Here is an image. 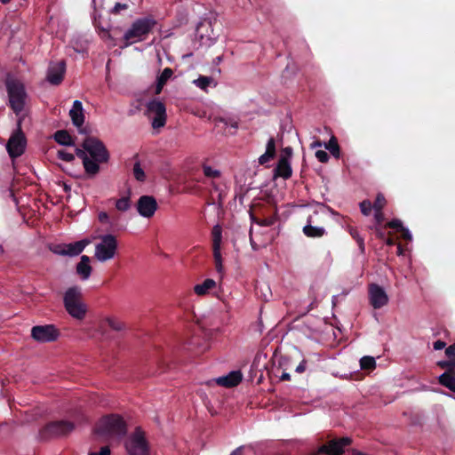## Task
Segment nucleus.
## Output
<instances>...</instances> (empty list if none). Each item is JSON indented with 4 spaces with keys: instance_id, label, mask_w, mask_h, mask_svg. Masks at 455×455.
<instances>
[{
    "instance_id": "f257e3e1",
    "label": "nucleus",
    "mask_w": 455,
    "mask_h": 455,
    "mask_svg": "<svg viewBox=\"0 0 455 455\" xmlns=\"http://www.w3.org/2000/svg\"><path fill=\"white\" fill-rule=\"evenodd\" d=\"M95 433L100 435L124 437L127 433V426L124 419L116 414H111L100 419Z\"/></svg>"
},
{
    "instance_id": "f03ea898",
    "label": "nucleus",
    "mask_w": 455,
    "mask_h": 455,
    "mask_svg": "<svg viewBox=\"0 0 455 455\" xmlns=\"http://www.w3.org/2000/svg\"><path fill=\"white\" fill-rule=\"evenodd\" d=\"M5 86L10 107L18 116L23 111L27 99L24 84L20 80L8 75L5 79Z\"/></svg>"
},
{
    "instance_id": "7ed1b4c3",
    "label": "nucleus",
    "mask_w": 455,
    "mask_h": 455,
    "mask_svg": "<svg viewBox=\"0 0 455 455\" xmlns=\"http://www.w3.org/2000/svg\"><path fill=\"white\" fill-rule=\"evenodd\" d=\"M82 297V291L78 286L68 288L63 297L65 309L73 318L77 320H83L87 312V307Z\"/></svg>"
},
{
    "instance_id": "20e7f679",
    "label": "nucleus",
    "mask_w": 455,
    "mask_h": 455,
    "mask_svg": "<svg viewBox=\"0 0 455 455\" xmlns=\"http://www.w3.org/2000/svg\"><path fill=\"white\" fill-rule=\"evenodd\" d=\"M156 25V20L150 17L136 20L124 35V47H127L136 42L142 41L145 36L151 32Z\"/></svg>"
},
{
    "instance_id": "39448f33",
    "label": "nucleus",
    "mask_w": 455,
    "mask_h": 455,
    "mask_svg": "<svg viewBox=\"0 0 455 455\" xmlns=\"http://www.w3.org/2000/svg\"><path fill=\"white\" fill-rule=\"evenodd\" d=\"M75 429L74 423L67 420L52 421L46 424L38 432V440L46 442L51 439L66 436Z\"/></svg>"
},
{
    "instance_id": "423d86ee",
    "label": "nucleus",
    "mask_w": 455,
    "mask_h": 455,
    "mask_svg": "<svg viewBox=\"0 0 455 455\" xmlns=\"http://www.w3.org/2000/svg\"><path fill=\"white\" fill-rule=\"evenodd\" d=\"M100 242L95 246L94 257L100 262L113 259L117 251V240L113 235H105L100 237Z\"/></svg>"
},
{
    "instance_id": "0eeeda50",
    "label": "nucleus",
    "mask_w": 455,
    "mask_h": 455,
    "mask_svg": "<svg viewBox=\"0 0 455 455\" xmlns=\"http://www.w3.org/2000/svg\"><path fill=\"white\" fill-rule=\"evenodd\" d=\"M125 449L129 455H148V443L145 433L140 427H136L135 431L129 436L125 442Z\"/></svg>"
},
{
    "instance_id": "6e6552de",
    "label": "nucleus",
    "mask_w": 455,
    "mask_h": 455,
    "mask_svg": "<svg viewBox=\"0 0 455 455\" xmlns=\"http://www.w3.org/2000/svg\"><path fill=\"white\" fill-rule=\"evenodd\" d=\"M22 118L20 117L17 122V130L12 134L6 144V149L11 158L20 156L26 148L27 140L21 130Z\"/></svg>"
},
{
    "instance_id": "1a4fd4ad",
    "label": "nucleus",
    "mask_w": 455,
    "mask_h": 455,
    "mask_svg": "<svg viewBox=\"0 0 455 455\" xmlns=\"http://www.w3.org/2000/svg\"><path fill=\"white\" fill-rule=\"evenodd\" d=\"M83 148L99 163H107L109 154L104 144L95 137H87L82 143Z\"/></svg>"
},
{
    "instance_id": "9d476101",
    "label": "nucleus",
    "mask_w": 455,
    "mask_h": 455,
    "mask_svg": "<svg viewBox=\"0 0 455 455\" xmlns=\"http://www.w3.org/2000/svg\"><path fill=\"white\" fill-rule=\"evenodd\" d=\"M147 115L151 119L154 129H159L166 124V108L163 102L151 100L147 104Z\"/></svg>"
},
{
    "instance_id": "9b49d317",
    "label": "nucleus",
    "mask_w": 455,
    "mask_h": 455,
    "mask_svg": "<svg viewBox=\"0 0 455 455\" xmlns=\"http://www.w3.org/2000/svg\"><path fill=\"white\" fill-rule=\"evenodd\" d=\"M91 243L88 239H83L71 243H58L49 246L51 251L60 256L76 257Z\"/></svg>"
},
{
    "instance_id": "f8f14e48",
    "label": "nucleus",
    "mask_w": 455,
    "mask_h": 455,
    "mask_svg": "<svg viewBox=\"0 0 455 455\" xmlns=\"http://www.w3.org/2000/svg\"><path fill=\"white\" fill-rule=\"evenodd\" d=\"M60 336L59 330L53 324L36 325L31 330V337L37 342L55 341Z\"/></svg>"
},
{
    "instance_id": "ddd939ff",
    "label": "nucleus",
    "mask_w": 455,
    "mask_h": 455,
    "mask_svg": "<svg viewBox=\"0 0 455 455\" xmlns=\"http://www.w3.org/2000/svg\"><path fill=\"white\" fill-rule=\"evenodd\" d=\"M370 304L375 309L381 308L388 302L385 290L377 283H371L368 288Z\"/></svg>"
},
{
    "instance_id": "4468645a",
    "label": "nucleus",
    "mask_w": 455,
    "mask_h": 455,
    "mask_svg": "<svg viewBox=\"0 0 455 455\" xmlns=\"http://www.w3.org/2000/svg\"><path fill=\"white\" fill-rule=\"evenodd\" d=\"M65 72L66 62L64 60L50 62L46 75V81L52 85H59L64 79Z\"/></svg>"
},
{
    "instance_id": "2eb2a0df",
    "label": "nucleus",
    "mask_w": 455,
    "mask_h": 455,
    "mask_svg": "<svg viewBox=\"0 0 455 455\" xmlns=\"http://www.w3.org/2000/svg\"><path fill=\"white\" fill-rule=\"evenodd\" d=\"M307 455H341V438L329 440Z\"/></svg>"
},
{
    "instance_id": "dca6fc26",
    "label": "nucleus",
    "mask_w": 455,
    "mask_h": 455,
    "mask_svg": "<svg viewBox=\"0 0 455 455\" xmlns=\"http://www.w3.org/2000/svg\"><path fill=\"white\" fill-rule=\"evenodd\" d=\"M137 211L142 217L151 218L157 210L158 204L152 196H142L137 202Z\"/></svg>"
},
{
    "instance_id": "f3484780",
    "label": "nucleus",
    "mask_w": 455,
    "mask_h": 455,
    "mask_svg": "<svg viewBox=\"0 0 455 455\" xmlns=\"http://www.w3.org/2000/svg\"><path fill=\"white\" fill-rule=\"evenodd\" d=\"M69 116L72 120L73 124L78 128L81 133H86L87 131L85 128H83L82 125L84 122V115L82 102L79 100H75L73 103V107L69 111Z\"/></svg>"
},
{
    "instance_id": "a211bd4d",
    "label": "nucleus",
    "mask_w": 455,
    "mask_h": 455,
    "mask_svg": "<svg viewBox=\"0 0 455 455\" xmlns=\"http://www.w3.org/2000/svg\"><path fill=\"white\" fill-rule=\"evenodd\" d=\"M243 379V374L240 371H234L229 372L226 376L219 377L215 379V382L225 387H236Z\"/></svg>"
},
{
    "instance_id": "6ab92c4d",
    "label": "nucleus",
    "mask_w": 455,
    "mask_h": 455,
    "mask_svg": "<svg viewBox=\"0 0 455 455\" xmlns=\"http://www.w3.org/2000/svg\"><path fill=\"white\" fill-rule=\"evenodd\" d=\"M327 209L323 204L317 205L310 210L307 215V224L314 226H321L323 219L326 215Z\"/></svg>"
},
{
    "instance_id": "aec40b11",
    "label": "nucleus",
    "mask_w": 455,
    "mask_h": 455,
    "mask_svg": "<svg viewBox=\"0 0 455 455\" xmlns=\"http://www.w3.org/2000/svg\"><path fill=\"white\" fill-rule=\"evenodd\" d=\"M292 174V170L289 161L286 158H279L274 170V177H282L284 180L289 179Z\"/></svg>"
},
{
    "instance_id": "412c9836",
    "label": "nucleus",
    "mask_w": 455,
    "mask_h": 455,
    "mask_svg": "<svg viewBox=\"0 0 455 455\" xmlns=\"http://www.w3.org/2000/svg\"><path fill=\"white\" fill-rule=\"evenodd\" d=\"M76 273L81 276L83 280H86L90 277L92 268L90 265V258L86 255L81 257L80 262L76 265Z\"/></svg>"
},
{
    "instance_id": "4be33fe9",
    "label": "nucleus",
    "mask_w": 455,
    "mask_h": 455,
    "mask_svg": "<svg viewBox=\"0 0 455 455\" xmlns=\"http://www.w3.org/2000/svg\"><path fill=\"white\" fill-rule=\"evenodd\" d=\"M211 21L204 20L198 24L196 28V36L199 37L201 41L212 40V30H211Z\"/></svg>"
},
{
    "instance_id": "5701e85b",
    "label": "nucleus",
    "mask_w": 455,
    "mask_h": 455,
    "mask_svg": "<svg viewBox=\"0 0 455 455\" xmlns=\"http://www.w3.org/2000/svg\"><path fill=\"white\" fill-rule=\"evenodd\" d=\"M216 282L213 279H205L203 283L196 284L194 291L198 296H204L209 293L210 290L215 288Z\"/></svg>"
},
{
    "instance_id": "b1692460",
    "label": "nucleus",
    "mask_w": 455,
    "mask_h": 455,
    "mask_svg": "<svg viewBox=\"0 0 455 455\" xmlns=\"http://www.w3.org/2000/svg\"><path fill=\"white\" fill-rule=\"evenodd\" d=\"M439 383L455 393V373L443 372L438 378Z\"/></svg>"
},
{
    "instance_id": "393cba45",
    "label": "nucleus",
    "mask_w": 455,
    "mask_h": 455,
    "mask_svg": "<svg viewBox=\"0 0 455 455\" xmlns=\"http://www.w3.org/2000/svg\"><path fill=\"white\" fill-rule=\"evenodd\" d=\"M54 140L57 143L63 146H72L74 141L72 137L66 130H59L54 133Z\"/></svg>"
},
{
    "instance_id": "a878e982",
    "label": "nucleus",
    "mask_w": 455,
    "mask_h": 455,
    "mask_svg": "<svg viewBox=\"0 0 455 455\" xmlns=\"http://www.w3.org/2000/svg\"><path fill=\"white\" fill-rule=\"evenodd\" d=\"M303 232L308 237H321L324 234V228L322 226L307 224L303 228Z\"/></svg>"
},
{
    "instance_id": "bb28decb",
    "label": "nucleus",
    "mask_w": 455,
    "mask_h": 455,
    "mask_svg": "<svg viewBox=\"0 0 455 455\" xmlns=\"http://www.w3.org/2000/svg\"><path fill=\"white\" fill-rule=\"evenodd\" d=\"M106 323L115 331H124L126 330L125 323L118 320L113 316H108L105 318Z\"/></svg>"
},
{
    "instance_id": "cd10ccee",
    "label": "nucleus",
    "mask_w": 455,
    "mask_h": 455,
    "mask_svg": "<svg viewBox=\"0 0 455 455\" xmlns=\"http://www.w3.org/2000/svg\"><path fill=\"white\" fill-rule=\"evenodd\" d=\"M347 231L350 235L356 241L360 252L363 254L365 251L364 239L359 235L357 228L351 226L347 227Z\"/></svg>"
},
{
    "instance_id": "c85d7f7f",
    "label": "nucleus",
    "mask_w": 455,
    "mask_h": 455,
    "mask_svg": "<svg viewBox=\"0 0 455 455\" xmlns=\"http://www.w3.org/2000/svg\"><path fill=\"white\" fill-rule=\"evenodd\" d=\"M212 250L216 270L218 273L222 274L224 271V267L220 253V245H212Z\"/></svg>"
},
{
    "instance_id": "c756f323",
    "label": "nucleus",
    "mask_w": 455,
    "mask_h": 455,
    "mask_svg": "<svg viewBox=\"0 0 455 455\" xmlns=\"http://www.w3.org/2000/svg\"><path fill=\"white\" fill-rule=\"evenodd\" d=\"M83 164L86 173L90 175H95L100 171L99 162L92 158L89 157Z\"/></svg>"
},
{
    "instance_id": "7c9ffc66",
    "label": "nucleus",
    "mask_w": 455,
    "mask_h": 455,
    "mask_svg": "<svg viewBox=\"0 0 455 455\" xmlns=\"http://www.w3.org/2000/svg\"><path fill=\"white\" fill-rule=\"evenodd\" d=\"M134 159H136V162L133 165V170H132L134 178L138 181L144 182L146 180V174L140 166V161L138 160V155L134 156Z\"/></svg>"
},
{
    "instance_id": "2f4dec72",
    "label": "nucleus",
    "mask_w": 455,
    "mask_h": 455,
    "mask_svg": "<svg viewBox=\"0 0 455 455\" xmlns=\"http://www.w3.org/2000/svg\"><path fill=\"white\" fill-rule=\"evenodd\" d=\"M360 367L364 371H372L376 368V361L372 356H363L360 360Z\"/></svg>"
},
{
    "instance_id": "473e14b6",
    "label": "nucleus",
    "mask_w": 455,
    "mask_h": 455,
    "mask_svg": "<svg viewBox=\"0 0 455 455\" xmlns=\"http://www.w3.org/2000/svg\"><path fill=\"white\" fill-rule=\"evenodd\" d=\"M325 148L333 155L336 158L339 157V146L338 140L332 136L329 142L325 144Z\"/></svg>"
},
{
    "instance_id": "72a5a7b5",
    "label": "nucleus",
    "mask_w": 455,
    "mask_h": 455,
    "mask_svg": "<svg viewBox=\"0 0 455 455\" xmlns=\"http://www.w3.org/2000/svg\"><path fill=\"white\" fill-rule=\"evenodd\" d=\"M436 364L441 369H446L445 372L455 373V359L439 361Z\"/></svg>"
},
{
    "instance_id": "f704fd0d",
    "label": "nucleus",
    "mask_w": 455,
    "mask_h": 455,
    "mask_svg": "<svg viewBox=\"0 0 455 455\" xmlns=\"http://www.w3.org/2000/svg\"><path fill=\"white\" fill-rule=\"evenodd\" d=\"M130 206L131 204L129 196L122 197L116 202V208L120 212H126L129 210Z\"/></svg>"
},
{
    "instance_id": "c9c22d12",
    "label": "nucleus",
    "mask_w": 455,
    "mask_h": 455,
    "mask_svg": "<svg viewBox=\"0 0 455 455\" xmlns=\"http://www.w3.org/2000/svg\"><path fill=\"white\" fill-rule=\"evenodd\" d=\"M213 82V78L210 76H199L194 83L201 89L206 88Z\"/></svg>"
},
{
    "instance_id": "e433bc0d",
    "label": "nucleus",
    "mask_w": 455,
    "mask_h": 455,
    "mask_svg": "<svg viewBox=\"0 0 455 455\" xmlns=\"http://www.w3.org/2000/svg\"><path fill=\"white\" fill-rule=\"evenodd\" d=\"M221 238V228L216 225L212 228V245H220Z\"/></svg>"
},
{
    "instance_id": "4c0bfd02",
    "label": "nucleus",
    "mask_w": 455,
    "mask_h": 455,
    "mask_svg": "<svg viewBox=\"0 0 455 455\" xmlns=\"http://www.w3.org/2000/svg\"><path fill=\"white\" fill-rule=\"evenodd\" d=\"M173 75V71L170 68H165L162 74L157 77V81L163 84H165L166 82L172 77Z\"/></svg>"
},
{
    "instance_id": "58836bf2",
    "label": "nucleus",
    "mask_w": 455,
    "mask_h": 455,
    "mask_svg": "<svg viewBox=\"0 0 455 455\" xmlns=\"http://www.w3.org/2000/svg\"><path fill=\"white\" fill-rule=\"evenodd\" d=\"M372 205L374 210H383L386 205L385 196L381 193H379Z\"/></svg>"
},
{
    "instance_id": "ea45409f",
    "label": "nucleus",
    "mask_w": 455,
    "mask_h": 455,
    "mask_svg": "<svg viewBox=\"0 0 455 455\" xmlns=\"http://www.w3.org/2000/svg\"><path fill=\"white\" fill-rule=\"evenodd\" d=\"M372 208H373V205L370 200H363V202L360 203L361 212L365 216H368L371 214Z\"/></svg>"
},
{
    "instance_id": "a19ab883",
    "label": "nucleus",
    "mask_w": 455,
    "mask_h": 455,
    "mask_svg": "<svg viewBox=\"0 0 455 455\" xmlns=\"http://www.w3.org/2000/svg\"><path fill=\"white\" fill-rule=\"evenodd\" d=\"M203 171H204V174L208 178L220 177V172L218 170H213L211 166L204 165Z\"/></svg>"
},
{
    "instance_id": "79ce46f5",
    "label": "nucleus",
    "mask_w": 455,
    "mask_h": 455,
    "mask_svg": "<svg viewBox=\"0 0 455 455\" xmlns=\"http://www.w3.org/2000/svg\"><path fill=\"white\" fill-rule=\"evenodd\" d=\"M386 228H387L386 225L383 227L381 225H379V226L376 225L374 228H372L376 237H378L379 239H382V240H384L386 237Z\"/></svg>"
},
{
    "instance_id": "37998d69",
    "label": "nucleus",
    "mask_w": 455,
    "mask_h": 455,
    "mask_svg": "<svg viewBox=\"0 0 455 455\" xmlns=\"http://www.w3.org/2000/svg\"><path fill=\"white\" fill-rule=\"evenodd\" d=\"M386 227L389 228L396 229L399 232L403 228L402 221L400 220H397V219H394V220L388 221L386 224Z\"/></svg>"
},
{
    "instance_id": "c03bdc74",
    "label": "nucleus",
    "mask_w": 455,
    "mask_h": 455,
    "mask_svg": "<svg viewBox=\"0 0 455 455\" xmlns=\"http://www.w3.org/2000/svg\"><path fill=\"white\" fill-rule=\"evenodd\" d=\"M57 156L66 162H72L75 159V156L71 153H68L64 150H59L57 152Z\"/></svg>"
},
{
    "instance_id": "a18cd8bd",
    "label": "nucleus",
    "mask_w": 455,
    "mask_h": 455,
    "mask_svg": "<svg viewBox=\"0 0 455 455\" xmlns=\"http://www.w3.org/2000/svg\"><path fill=\"white\" fill-rule=\"evenodd\" d=\"M267 153L271 154L272 156H275V141L274 138H270L267 143Z\"/></svg>"
},
{
    "instance_id": "49530a36",
    "label": "nucleus",
    "mask_w": 455,
    "mask_h": 455,
    "mask_svg": "<svg viewBox=\"0 0 455 455\" xmlns=\"http://www.w3.org/2000/svg\"><path fill=\"white\" fill-rule=\"evenodd\" d=\"M315 156L321 163H326L329 160V155L324 150H317Z\"/></svg>"
},
{
    "instance_id": "de8ad7c7",
    "label": "nucleus",
    "mask_w": 455,
    "mask_h": 455,
    "mask_svg": "<svg viewBox=\"0 0 455 455\" xmlns=\"http://www.w3.org/2000/svg\"><path fill=\"white\" fill-rule=\"evenodd\" d=\"M292 156V148L291 147H286L283 148L282 155L280 158H286V161L290 162V159Z\"/></svg>"
},
{
    "instance_id": "09e8293b",
    "label": "nucleus",
    "mask_w": 455,
    "mask_h": 455,
    "mask_svg": "<svg viewBox=\"0 0 455 455\" xmlns=\"http://www.w3.org/2000/svg\"><path fill=\"white\" fill-rule=\"evenodd\" d=\"M445 355L449 359H455V343H453V344L450 345L448 347H446Z\"/></svg>"
},
{
    "instance_id": "8fccbe9b",
    "label": "nucleus",
    "mask_w": 455,
    "mask_h": 455,
    "mask_svg": "<svg viewBox=\"0 0 455 455\" xmlns=\"http://www.w3.org/2000/svg\"><path fill=\"white\" fill-rule=\"evenodd\" d=\"M128 6L125 4L116 3L111 10V13L118 14L121 11L126 10Z\"/></svg>"
},
{
    "instance_id": "3c124183",
    "label": "nucleus",
    "mask_w": 455,
    "mask_h": 455,
    "mask_svg": "<svg viewBox=\"0 0 455 455\" xmlns=\"http://www.w3.org/2000/svg\"><path fill=\"white\" fill-rule=\"evenodd\" d=\"M275 156H272L269 153L265 152L263 155H261L259 158V164H265L268 163L271 159H273Z\"/></svg>"
},
{
    "instance_id": "603ef678",
    "label": "nucleus",
    "mask_w": 455,
    "mask_h": 455,
    "mask_svg": "<svg viewBox=\"0 0 455 455\" xmlns=\"http://www.w3.org/2000/svg\"><path fill=\"white\" fill-rule=\"evenodd\" d=\"M375 211V214H374V218H375V220H376V223L378 226L381 225V223L383 222L384 220V214L382 212V210H374Z\"/></svg>"
},
{
    "instance_id": "864d4df0",
    "label": "nucleus",
    "mask_w": 455,
    "mask_h": 455,
    "mask_svg": "<svg viewBox=\"0 0 455 455\" xmlns=\"http://www.w3.org/2000/svg\"><path fill=\"white\" fill-rule=\"evenodd\" d=\"M76 155L83 160V164L89 158V156L86 154V150L76 148Z\"/></svg>"
},
{
    "instance_id": "5fc2aeb1",
    "label": "nucleus",
    "mask_w": 455,
    "mask_h": 455,
    "mask_svg": "<svg viewBox=\"0 0 455 455\" xmlns=\"http://www.w3.org/2000/svg\"><path fill=\"white\" fill-rule=\"evenodd\" d=\"M111 451L108 446L101 447L99 452H90L89 455H110Z\"/></svg>"
},
{
    "instance_id": "6e6d98bb",
    "label": "nucleus",
    "mask_w": 455,
    "mask_h": 455,
    "mask_svg": "<svg viewBox=\"0 0 455 455\" xmlns=\"http://www.w3.org/2000/svg\"><path fill=\"white\" fill-rule=\"evenodd\" d=\"M101 37L103 39H108V40H110L113 44V45H116V42H115V39L113 38V36H111V34L109 33L108 30H106V29H102V35H101Z\"/></svg>"
},
{
    "instance_id": "4d7b16f0",
    "label": "nucleus",
    "mask_w": 455,
    "mask_h": 455,
    "mask_svg": "<svg viewBox=\"0 0 455 455\" xmlns=\"http://www.w3.org/2000/svg\"><path fill=\"white\" fill-rule=\"evenodd\" d=\"M401 234H402V237L404 239V240H407V241H411V235L409 231V229L405 228L404 227L401 229Z\"/></svg>"
},
{
    "instance_id": "13d9d810",
    "label": "nucleus",
    "mask_w": 455,
    "mask_h": 455,
    "mask_svg": "<svg viewBox=\"0 0 455 455\" xmlns=\"http://www.w3.org/2000/svg\"><path fill=\"white\" fill-rule=\"evenodd\" d=\"M446 346V343L441 339L436 340L434 342L433 347L435 350H441L444 348Z\"/></svg>"
},
{
    "instance_id": "bf43d9fd",
    "label": "nucleus",
    "mask_w": 455,
    "mask_h": 455,
    "mask_svg": "<svg viewBox=\"0 0 455 455\" xmlns=\"http://www.w3.org/2000/svg\"><path fill=\"white\" fill-rule=\"evenodd\" d=\"M307 360H302V361L300 362V363L297 366V368H296V371H297L298 373H302V372H304V371H305V370H306V367H307Z\"/></svg>"
},
{
    "instance_id": "052dcab7",
    "label": "nucleus",
    "mask_w": 455,
    "mask_h": 455,
    "mask_svg": "<svg viewBox=\"0 0 455 455\" xmlns=\"http://www.w3.org/2000/svg\"><path fill=\"white\" fill-rule=\"evenodd\" d=\"M352 443V439L350 437L343 436V455L345 454V449L348 447Z\"/></svg>"
},
{
    "instance_id": "680f3d73",
    "label": "nucleus",
    "mask_w": 455,
    "mask_h": 455,
    "mask_svg": "<svg viewBox=\"0 0 455 455\" xmlns=\"http://www.w3.org/2000/svg\"><path fill=\"white\" fill-rule=\"evenodd\" d=\"M99 220L101 223L108 222V215L105 212H101L99 213Z\"/></svg>"
},
{
    "instance_id": "e2e57ef3",
    "label": "nucleus",
    "mask_w": 455,
    "mask_h": 455,
    "mask_svg": "<svg viewBox=\"0 0 455 455\" xmlns=\"http://www.w3.org/2000/svg\"><path fill=\"white\" fill-rule=\"evenodd\" d=\"M37 414L26 415L25 423H30L37 419Z\"/></svg>"
},
{
    "instance_id": "0e129e2a",
    "label": "nucleus",
    "mask_w": 455,
    "mask_h": 455,
    "mask_svg": "<svg viewBox=\"0 0 455 455\" xmlns=\"http://www.w3.org/2000/svg\"><path fill=\"white\" fill-rule=\"evenodd\" d=\"M388 235L389 236L387 238L385 237V242L387 245L393 246L395 244V240L392 237V234L390 232L388 233Z\"/></svg>"
},
{
    "instance_id": "69168bd1",
    "label": "nucleus",
    "mask_w": 455,
    "mask_h": 455,
    "mask_svg": "<svg viewBox=\"0 0 455 455\" xmlns=\"http://www.w3.org/2000/svg\"><path fill=\"white\" fill-rule=\"evenodd\" d=\"M243 446H239L235 451H233L230 455H243Z\"/></svg>"
},
{
    "instance_id": "338daca9",
    "label": "nucleus",
    "mask_w": 455,
    "mask_h": 455,
    "mask_svg": "<svg viewBox=\"0 0 455 455\" xmlns=\"http://www.w3.org/2000/svg\"><path fill=\"white\" fill-rule=\"evenodd\" d=\"M164 86V84H161L160 82L157 81L156 87V94L161 93Z\"/></svg>"
},
{
    "instance_id": "774afa93",
    "label": "nucleus",
    "mask_w": 455,
    "mask_h": 455,
    "mask_svg": "<svg viewBox=\"0 0 455 455\" xmlns=\"http://www.w3.org/2000/svg\"><path fill=\"white\" fill-rule=\"evenodd\" d=\"M291 377H290V374L289 373H286V372H283L281 377H280V379L281 380H290Z\"/></svg>"
}]
</instances>
